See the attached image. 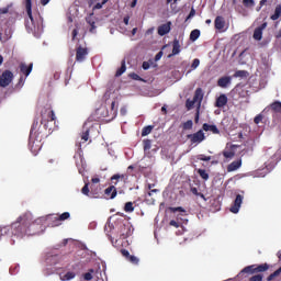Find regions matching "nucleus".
I'll return each mask as SVG.
<instances>
[{"label":"nucleus","instance_id":"1","mask_svg":"<svg viewBox=\"0 0 281 281\" xmlns=\"http://www.w3.org/2000/svg\"><path fill=\"white\" fill-rule=\"evenodd\" d=\"M34 225V217L30 212L21 214L15 222L10 226L3 227L4 234L8 236H15L16 238H23V236H32V227Z\"/></svg>","mask_w":281,"mask_h":281},{"label":"nucleus","instance_id":"2","mask_svg":"<svg viewBox=\"0 0 281 281\" xmlns=\"http://www.w3.org/2000/svg\"><path fill=\"white\" fill-rule=\"evenodd\" d=\"M44 137H47V133L43 134L41 131V126L38 127V120H35L29 137V148L33 155H37L38 151L43 148V140Z\"/></svg>","mask_w":281,"mask_h":281},{"label":"nucleus","instance_id":"3","mask_svg":"<svg viewBox=\"0 0 281 281\" xmlns=\"http://www.w3.org/2000/svg\"><path fill=\"white\" fill-rule=\"evenodd\" d=\"M41 125L48 131V134L56 128V114L52 106L46 105L41 110Z\"/></svg>","mask_w":281,"mask_h":281},{"label":"nucleus","instance_id":"4","mask_svg":"<svg viewBox=\"0 0 281 281\" xmlns=\"http://www.w3.org/2000/svg\"><path fill=\"white\" fill-rule=\"evenodd\" d=\"M26 13L29 19L25 22V27L32 34H41L43 32V21H34V15H32V0H25Z\"/></svg>","mask_w":281,"mask_h":281},{"label":"nucleus","instance_id":"5","mask_svg":"<svg viewBox=\"0 0 281 281\" xmlns=\"http://www.w3.org/2000/svg\"><path fill=\"white\" fill-rule=\"evenodd\" d=\"M265 271H269V263H261V265H251L245 267L239 273L238 278H243L245 273H249L254 276V273H265Z\"/></svg>","mask_w":281,"mask_h":281},{"label":"nucleus","instance_id":"6","mask_svg":"<svg viewBox=\"0 0 281 281\" xmlns=\"http://www.w3.org/2000/svg\"><path fill=\"white\" fill-rule=\"evenodd\" d=\"M12 80H14V74L10 70H4L0 75V87L5 89V87H10L12 85Z\"/></svg>","mask_w":281,"mask_h":281},{"label":"nucleus","instance_id":"7","mask_svg":"<svg viewBox=\"0 0 281 281\" xmlns=\"http://www.w3.org/2000/svg\"><path fill=\"white\" fill-rule=\"evenodd\" d=\"M89 56V48L82 47L79 45L76 47V61L77 63H85L87 57Z\"/></svg>","mask_w":281,"mask_h":281},{"label":"nucleus","instance_id":"8","mask_svg":"<svg viewBox=\"0 0 281 281\" xmlns=\"http://www.w3.org/2000/svg\"><path fill=\"white\" fill-rule=\"evenodd\" d=\"M187 138L190 139L191 144H201L205 139V133H203V130H199L193 134H188Z\"/></svg>","mask_w":281,"mask_h":281},{"label":"nucleus","instance_id":"9","mask_svg":"<svg viewBox=\"0 0 281 281\" xmlns=\"http://www.w3.org/2000/svg\"><path fill=\"white\" fill-rule=\"evenodd\" d=\"M119 236L123 240L131 236V224H120L119 226Z\"/></svg>","mask_w":281,"mask_h":281},{"label":"nucleus","instance_id":"10","mask_svg":"<svg viewBox=\"0 0 281 281\" xmlns=\"http://www.w3.org/2000/svg\"><path fill=\"white\" fill-rule=\"evenodd\" d=\"M126 179H128V176L126 173H115L111 177V183L112 186H117L119 183H126Z\"/></svg>","mask_w":281,"mask_h":281},{"label":"nucleus","instance_id":"11","mask_svg":"<svg viewBox=\"0 0 281 281\" xmlns=\"http://www.w3.org/2000/svg\"><path fill=\"white\" fill-rule=\"evenodd\" d=\"M244 196L241 194H237L234 201V204L231 206V212L233 214H238L240 212V205H243Z\"/></svg>","mask_w":281,"mask_h":281},{"label":"nucleus","instance_id":"12","mask_svg":"<svg viewBox=\"0 0 281 281\" xmlns=\"http://www.w3.org/2000/svg\"><path fill=\"white\" fill-rule=\"evenodd\" d=\"M267 25H268V23L263 22L260 26L255 29L254 35H252L255 41H262V32H265V30H267Z\"/></svg>","mask_w":281,"mask_h":281},{"label":"nucleus","instance_id":"13","mask_svg":"<svg viewBox=\"0 0 281 281\" xmlns=\"http://www.w3.org/2000/svg\"><path fill=\"white\" fill-rule=\"evenodd\" d=\"M33 67H34V64H30L27 66L25 63H21L19 65V69L21 71V74H23V76H25V78H27V76H30L32 74Z\"/></svg>","mask_w":281,"mask_h":281},{"label":"nucleus","instance_id":"14","mask_svg":"<svg viewBox=\"0 0 281 281\" xmlns=\"http://www.w3.org/2000/svg\"><path fill=\"white\" fill-rule=\"evenodd\" d=\"M172 25V22H167L165 24H161L158 26V34L159 36H166V34H170V26Z\"/></svg>","mask_w":281,"mask_h":281},{"label":"nucleus","instance_id":"15","mask_svg":"<svg viewBox=\"0 0 281 281\" xmlns=\"http://www.w3.org/2000/svg\"><path fill=\"white\" fill-rule=\"evenodd\" d=\"M232 85V77L225 76L217 80V87H221L222 89H227Z\"/></svg>","mask_w":281,"mask_h":281},{"label":"nucleus","instance_id":"16","mask_svg":"<svg viewBox=\"0 0 281 281\" xmlns=\"http://www.w3.org/2000/svg\"><path fill=\"white\" fill-rule=\"evenodd\" d=\"M202 130L205 131L206 133L210 131L211 133H213V135H221V130H218L216 125L204 123L202 125Z\"/></svg>","mask_w":281,"mask_h":281},{"label":"nucleus","instance_id":"17","mask_svg":"<svg viewBox=\"0 0 281 281\" xmlns=\"http://www.w3.org/2000/svg\"><path fill=\"white\" fill-rule=\"evenodd\" d=\"M192 100L195 104L201 106V102H203V89L196 88Z\"/></svg>","mask_w":281,"mask_h":281},{"label":"nucleus","instance_id":"18","mask_svg":"<svg viewBox=\"0 0 281 281\" xmlns=\"http://www.w3.org/2000/svg\"><path fill=\"white\" fill-rule=\"evenodd\" d=\"M243 166V159L234 160L227 166V172H236Z\"/></svg>","mask_w":281,"mask_h":281},{"label":"nucleus","instance_id":"19","mask_svg":"<svg viewBox=\"0 0 281 281\" xmlns=\"http://www.w3.org/2000/svg\"><path fill=\"white\" fill-rule=\"evenodd\" d=\"M177 54H181V44H179V40H173L172 53L168 55V58H172V56H177Z\"/></svg>","mask_w":281,"mask_h":281},{"label":"nucleus","instance_id":"20","mask_svg":"<svg viewBox=\"0 0 281 281\" xmlns=\"http://www.w3.org/2000/svg\"><path fill=\"white\" fill-rule=\"evenodd\" d=\"M104 194L109 196V199H115V196H117V189L115 186H110L104 190Z\"/></svg>","mask_w":281,"mask_h":281},{"label":"nucleus","instance_id":"21","mask_svg":"<svg viewBox=\"0 0 281 281\" xmlns=\"http://www.w3.org/2000/svg\"><path fill=\"white\" fill-rule=\"evenodd\" d=\"M226 104H227L226 94H221L215 101V106H217V109H223V106H225Z\"/></svg>","mask_w":281,"mask_h":281},{"label":"nucleus","instance_id":"22","mask_svg":"<svg viewBox=\"0 0 281 281\" xmlns=\"http://www.w3.org/2000/svg\"><path fill=\"white\" fill-rule=\"evenodd\" d=\"M91 186H90V190L92 192V194H99V190H98V186L100 183V178L95 177L91 179Z\"/></svg>","mask_w":281,"mask_h":281},{"label":"nucleus","instance_id":"23","mask_svg":"<svg viewBox=\"0 0 281 281\" xmlns=\"http://www.w3.org/2000/svg\"><path fill=\"white\" fill-rule=\"evenodd\" d=\"M215 30H223L225 27V19L221 15L215 18Z\"/></svg>","mask_w":281,"mask_h":281},{"label":"nucleus","instance_id":"24","mask_svg":"<svg viewBox=\"0 0 281 281\" xmlns=\"http://www.w3.org/2000/svg\"><path fill=\"white\" fill-rule=\"evenodd\" d=\"M271 21H278L281 19V4H277L274 13L270 16Z\"/></svg>","mask_w":281,"mask_h":281},{"label":"nucleus","instance_id":"25","mask_svg":"<svg viewBox=\"0 0 281 281\" xmlns=\"http://www.w3.org/2000/svg\"><path fill=\"white\" fill-rule=\"evenodd\" d=\"M125 71H126V60L123 59L121 61V67L115 72V77L120 78V76H122Z\"/></svg>","mask_w":281,"mask_h":281},{"label":"nucleus","instance_id":"26","mask_svg":"<svg viewBox=\"0 0 281 281\" xmlns=\"http://www.w3.org/2000/svg\"><path fill=\"white\" fill-rule=\"evenodd\" d=\"M74 278H76V272H72V271H68L65 274H60V280L61 281L74 280Z\"/></svg>","mask_w":281,"mask_h":281},{"label":"nucleus","instance_id":"27","mask_svg":"<svg viewBox=\"0 0 281 281\" xmlns=\"http://www.w3.org/2000/svg\"><path fill=\"white\" fill-rule=\"evenodd\" d=\"M199 36H201V31L199 29H195L190 33V41L194 43V41H199Z\"/></svg>","mask_w":281,"mask_h":281},{"label":"nucleus","instance_id":"28","mask_svg":"<svg viewBox=\"0 0 281 281\" xmlns=\"http://www.w3.org/2000/svg\"><path fill=\"white\" fill-rule=\"evenodd\" d=\"M235 156H236V153L233 149L223 150V157H225V159H234Z\"/></svg>","mask_w":281,"mask_h":281},{"label":"nucleus","instance_id":"29","mask_svg":"<svg viewBox=\"0 0 281 281\" xmlns=\"http://www.w3.org/2000/svg\"><path fill=\"white\" fill-rule=\"evenodd\" d=\"M70 216L71 214H69V212L63 213L61 215L56 217V225H60V221H67Z\"/></svg>","mask_w":281,"mask_h":281},{"label":"nucleus","instance_id":"30","mask_svg":"<svg viewBox=\"0 0 281 281\" xmlns=\"http://www.w3.org/2000/svg\"><path fill=\"white\" fill-rule=\"evenodd\" d=\"M270 109L274 111V113H281V102L280 101H274L271 105Z\"/></svg>","mask_w":281,"mask_h":281},{"label":"nucleus","instance_id":"31","mask_svg":"<svg viewBox=\"0 0 281 281\" xmlns=\"http://www.w3.org/2000/svg\"><path fill=\"white\" fill-rule=\"evenodd\" d=\"M153 128H154V126H151V125H147V126L143 127L142 137H146V135H150L153 133Z\"/></svg>","mask_w":281,"mask_h":281},{"label":"nucleus","instance_id":"32","mask_svg":"<svg viewBox=\"0 0 281 281\" xmlns=\"http://www.w3.org/2000/svg\"><path fill=\"white\" fill-rule=\"evenodd\" d=\"M198 175H200L201 179L207 181L210 179V173L205 169H198Z\"/></svg>","mask_w":281,"mask_h":281},{"label":"nucleus","instance_id":"33","mask_svg":"<svg viewBox=\"0 0 281 281\" xmlns=\"http://www.w3.org/2000/svg\"><path fill=\"white\" fill-rule=\"evenodd\" d=\"M280 273H281V267L279 269H277L273 273L269 274L267 278V281L276 280V278H278V276H280Z\"/></svg>","mask_w":281,"mask_h":281},{"label":"nucleus","instance_id":"34","mask_svg":"<svg viewBox=\"0 0 281 281\" xmlns=\"http://www.w3.org/2000/svg\"><path fill=\"white\" fill-rule=\"evenodd\" d=\"M248 72L247 70H237L234 74V78H247Z\"/></svg>","mask_w":281,"mask_h":281},{"label":"nucleus","instance_id":"35","mask_svg":"<svg viewBox=\"0 0 281 281\" xmlns=\"http://www.w3.org/2000/svg\"><path fill=\"white\" fill-rule=\"evenodd\" d=\"M192 126H194V123L192 122V120H189L183 123L182 128L183 131H192Z\"/></svg>","mask_w":281,"mask_h":281},{"label":"nucleus","instance_id":"36","mask_svg":"<svg viewBox=\"0 0 281 281\" xmlns=\"http://www.w3.org/2000/svg\"><path fill=\"white\" fill-rule=\"evenodd\" d=\"M144 151L147 153L153 146V142L150 139L143 140Z\"/></svg>","mask_w":281,"mask_h":281},{"label":"nucleus","instance_id":"37","mask_svg":"<svg viewBox=\"0 0 281 281\" xmlns=\"http://www.w3.org/2000/svg\"><path fill=\"white\" fill-rule=\"evenodd\" d=\"M124 212H127V213L135 212V207L133 206V202L125 203Z\"/></svg>","mask_w":281,"mask_h":281},{"label":"nucleus","instance_id":"38","mask_svg":"<svg viewBox=\"0 0 281 281\" xmlns=\"http://www.w3.org/2000/svg\"><path fill=\"white\" fill-rule=\"evenodd\" d=\"M243 5L245 8H254V5H256V1H254V0H243Z\"/></svg>","mask_w":281,"mask_h":281},{"label":"nucleus","instance_id":"39","mask_svg":"<svg viewBox=\"0 0 281 281\" xmlns=\"http://www.w3.org/2000/svg\"><path fill=\"white\" fill-rule=\"evenodd\" d=\"M23 85H25V77L21 76L18 83L15 85V89H23Z\"/></svg>","mask_w":281,"mask_h":281},{"label":"nucleus","instance_id":"40","mask_svg":"<svg viewBox=\"0 0 281 281\" xmlns=\"http://www.w3.org/2000/svg\"><path fill=\"white\" fill-rule=\"evenodd\" d=\"M196 159H199V161H210L212 159V156H205L203 154H200L196 156Z\"/></svg>","mask_w":281,"mask_h":281},{"label":"nucleus","instance_id":"41","mask_svg":"<svg viewBox=\"0 0 281 281\" xmlns=\"http://www.w3.org/2000/svg\"><path fill=\"white\" fill-rule=\"evenodd\" d=\"M121 255L124 256V258H125V260H127V262H128V260H131V257L133 256L126 249H121Z\"/></svg>","mask_w":281,"mask_h":281},{"label":"nucleus","instance_id":"42","mask_svg":"<svg viewBox=\"0 0 281 281\" xmlns=\"http://www.w3.org/2000/svg\"><path fill=\"white\" fill-rule=\"evenodd\" d=\"M121 255L124 256V258H125V260H127V262H128V260H131V257L133 256L126 249H121Z\"/></svg>","mask_w":281,"mask_h":281},{"label":"nucleus","instance_id":"43","mask_svg":"<svg viewBox=\"0 0 281 281\" xmlns=\"http://www.w3.org/2000/svg\"><path fill=\"white\" fill-rule=\"evenodd\" d=\"M121 255L124 256V258H125V260H127V262H128V260H131V257L133 256L126 249H121Z\"/></svg>","mask_w":281,"mask_h":281},{"label":"nucleus","instance_id":"44","mask_svg":"<svg viewBox=\"0 0 281 281\" xmlns=\"http://www.w3.org/2000/svg\"><path fill=\"white\" fill-rule=\"evenodd\" d=\"M121 255L124 256V258H125V260H127V262H128V260H131V257L133 256L126 249H121Z\"/></svg>","mask_w":281,"mask_h":281},{"label":"nucleus","instance_id":"45","mask_svg":"<svg viewBox=\"0 0 281 281\" xmlns=\"http://www.w3.org/2000/svg\"><path fill=\"white\" fill-rule=\"evenodd\" d=\"M92 273H93V269H90L89 272H86L83 274V280H87V281L93 280V274Z\"/></svg>","mask_w":281,"mask_h":281},{"label":"nucleus","instance_id":"46","mask_svg":"<svg viewBox=\"0 0 281 281\" xmlns=\"http://www.w3.org/2000/svg\"><path fill=\"white\" fill-rule=\"evenodd\" d=\"M262 278H265V276L259 273V274H255V276L250 277L248 281H262Z\"/></svg>","mask_w":281,"mask_h":281},{"label":"nucleus","instance_id":"47","mask_svg":"<svg viewBox=\"0 0 281 281\" xmlns=\"http://www.w3.org/2000/svg\"><path fill=\"white\" fill-rule=\"evenodd\" d=\"M81 142H89V130L81 133Z\"/></svg>","mask_w":281,"mask_h":281},{"label":"nucleus","instance_id":"48","mask_svg":"<svg viewBox=\"0 0 281 281\" xmlns=\"http://www.w3.org/2000/svg\"><path fill=\"white\" fill-rule=\"evenodd\" d=\"M194 104H196V103L194 102L193 99L192 100L188 99L186 102V106H187L188 111H190V109H193Z\"/></svg>","mask_w":281,"mask_h":281},{"label":"nucleus","instance_id":"49","mask_svg":"<svg viewBox=\"0 0 281 281\" xmlns=\"http://www.w3.org/2000/svg\"><path fill=\"white\" fill-rule=\"evenodd\" d=\"M201 65V60L199 58L193 59L191 64V69H196Z\"/></svg>","mask_w":281,"mask_h":281},{"label":"nucleus","instance_id":"50","mask_svg":"<svg viewBox=\"0 0 281 281\" xmlns=\"http://www.w3.org/2000/svg\"><path fill=\"white\" fill-rule=\"evenodd\" d=\"M130 78H132V80H138L140 82H144V79L142 77H139V75L132 72L130 74Z\"/></svg>","mask_w":281,"mask_h":281},{"label":"nucleus","instance_id":"51","mask_svg":"<svg viewBox=\"0 0 281 281\" xmlns=\"http://www.w3.org/2000/svg\"><path fill=\"white\" fill-rule=\"evenodd\" d=\"M81 192L86 195V196H89V182H87L83 188L81 189Z\"/></svg>","mask_w":281,"mask_h":281},{"label":"nucleus","instance_id":"52","mask_svg":"<svg viewBox=\"0 0 281 281\" xmlns=\"http://www.w3.org/2000/svg\"><path fill=\"white\" fill-rule=\"evenodd\" d=\"M127 262H131L132 265H139V258L132 255Z\"/></svg>","mask_w":281,"mask_h":281},{"label":"nucleus","instance_id":"53","mask_svg":"<svg viewBox=\"0 0 281 281\" xmlns=\"http://www.w3.org/2000/svg\"><path fill=\"white\" fill-rule=\"evenodd\" d=\"M56 218H58V216L48 215V221H53V223L50 224L52 227H58L59 226V225H56Z\"/></svg>","mask_w":281,"mask_h":281},{"label":"nucleus","instance_id":"54","mask_svg":"<svg viewBox=\"0 0 281 281\" xmlns=\"http://www.w3.org/2000/svg\"><path fill=\"white\" fill-rule=\"evenodd\" d=\"M263 119L265 116L262 114H258L257 116H255L254 122L255 124H260V122H262Z\"/></svg>","mask_w":281,"mask_h":281},{"label":"nucleus","instance_id":"55","mask_svg":"<svg viewBox=\"0 0 281 281\" xmlns=\"http://www.w3.org/2000/svg\"><path fill=\"white\" fill-rule=\"evenodd\" d=\"M170 212H186V209L182 206H177V207H169Z\"/></svg>","mask_w":281,"mask_h":281},{"label":"nucleus","instance_id":"56","mask_svg":"<svg viewBox=\"0 0 281 281\" xmlns=\"http://www.w3.org/2000/svg\"><path fill=\"white\" fill-rule=\"evenodd\" d=\"M169 225H170L171 227H176V229H179V227H180L179 222H177V221H175V220H171V221L169 222Z\"/></svg>","mask_w":281,"mask_h":281},{"label":"nucleus","instance_id":"57","mask_svg":"<svg viewBox=\"0 0 281 281\" xmlns=\"http://www.w3.org/2000/svg\"><path fill=\"white\" fill-rule=\"evenodd\" d=\"M191 192H192V194H194V196H199V194L201 193V192H199V189H196V187H192Z\"/></svg>","mask_w":281,"mask_h":281},{"label":"nucleus","instance_id":"58","mask_svg":"<svg viewBox=\"0 0 281 281\" xmlns=\"http://www.w3.org/2000/svg\"><path fill=\"white\" fill-rule=\"evenodd\" d=\"M195 14H196V10H194V8H192L189 15L187 16V20L192 19V16H194Z\"/></svg>","mask_w":281,"mask_h":281},{"label":"nucleus","instance_id":"59","mask_svg":"<svg viewBox=\"0 0 281 281\" xmlns=\"http://www.w3.org/2000/svg\"><path fill=\"white\" fill-rule=\"evenodd\" d=\"M8 32H9V34L5 37H3V35L0 34V41H9V38L12 37V35L10 34V31H8Z\"/></svg>","mask_w":281,"mask_h":281},{"label":"nucleus","instance_id":"60","mask_svg":"<svg viewBox=\"0 0 281 281\" xmlns=\"http://www.w3.org/2000/svg\"><path fill=\"white\" fill-rule=\"evenodd\" d=\"M143 69L146 71L148 69H150V64L148 61H144L143 63Z\"/></svg>","mask_w":281,"mask_h":281},{"label":"nucleus","instance_id":"61","mask_svg":"<svg viewBox=\"0 0 281 281\" xmlns=\"http://www.w3.org/2000/svg\"><path fill=\"white\" fill-rule=\"evenodd\" d=\"M54 274V270L47 268L46 270H44V276H52Z\"/></svg>","mask_w":281,"mask_h":281},{"label":"nucleus","instance_id":"62","mask_svg":"<svg viewBox=\"0 0 281 281\" xmlns=\"http://www.w3.org/2000/svg\"><path fill=\"white\" fill-rule=\"evenodd\" d=\"M8 12H10L9 8L0 9V14H8Z\"/></svg>","mask_w":281,"mask_h":281},{"label":"nucleus","instance_id":"63","mask_svg":"<svg viewBox=\"0 0 281 281\" xmlns=\"http://www.w3.org/2000/svg\"><path fill=\"white\" fill-rule=\"evenodd\" d=\"M76 36H78V29L72 31V41H76Z\"/></svg>","mask_w":281,"mask_h":281},{"label":"nucleus","instance_id":"64","mask_svg":"<svg viewBox=\"0 0 281 281\" xmlns=\"http://www.w3.org/2000/svg\"><path fill=\"white\" fill-rule=\"evenodd\" d=\"M128 21H131V16L126 15L124 19H123V23L125 25H128Z\"/></svg>","mask_w":281,"mask_h":281}]
</instances>
